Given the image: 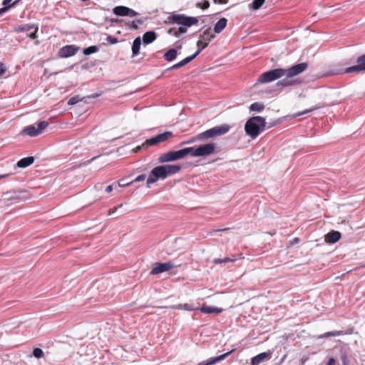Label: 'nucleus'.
<instances>
[{"label": "nucleus", "instance_id": "nucleus-1", "mask_svg": "<svg viewBox=\"0 0 365 365\" xmlns=\"http://www.w3.org/2000/svg\"><path fill=\"white\" fill-rule=\"evenodd\" d=\"M307 68V64L306 63H301L289 68H279L270 70L261 74L257 82L260 83H267L284 76L292 78L304 72Z\"/></svg>", "mask_w": 365, "mask_h": 365}, {"label": "nucleus", "instance_id": "nucleus-2", "mask_svg": "<svg viewBox=\"0 0 365 365\" xmlns=\"http://www.w3.org/2000/svg\"><path fill=\"white\" fill-rule=\"evenodd\" d=\"M180 169L181 167L178 165H163L154 168L147 180V186L149 187L150 184L155 182L158 179H165L168 175L177 173Z\"/></svg>", "mask_w": 365, "mask_h": 365}, {"label": "nucleus", "instance_id": "nucleus-3", "mask_svg": "<svg viewBox=\"0 0 365 365\" xmlns=\"http://www.w3.org/2000/svg\"><path fill=\"white\" fill-rule=\"evenodd\" d=\"M266 126L265 119L261 116L250 118L245 123V130L252 139L256 138L262 133Z\"/></svg>", "mask_w": 365, "mask_h": 365}, {"label": "nucleus", "instance_id": "nucleus-4", "mask_svg": "<svg viewBox=\"0 0 365 365\" xmlns=\"http://www.w3.org/2000/svg\"><path fill=\"white\" fill-rule=\"evenodd\" d=\"M168 21L181 24L185 26H191L198 23V19L195 17L187 16L183 14H173L168 17Z\"/></svg>", "mask_w": 365, "mask_h": 365}, {"label": "nucleus", "instance_id": "nucleus-5", "mask_svg": "<svg viewBox=\"0 0 365 365\" xmlns=\"http://www.w3.org/2000/svg\"><path fill=\"white\" fill-rule=\"evenodd\" d=\"M207 45H208L207 42H205L200 38L198 40V41L197 42V46L199 48L198 50L197 51V52L195 54H193L192 56L187 57L185 59H183L182 61H180L179 63L174 64L169 69L170 70L178 69L179 68H181V67L185 66L186 64L190 63L191 61H192L200 53L201 50L205 48L207 46Z\"/></svg>", "mask_w": 365, "mask_h": 365}, {"label": "nucleus", "instance_id": "nucleus-6", "mask_svg": "<svg viewBox=\"0 0 365 365\" xmlns=\"http://www.w3.org/2000/svg\"><path fill=\"white\" fill-rule=\"evenodd\" d=\"M182 150L170 151L166 153L162 154L159 158L158 162L160 163L175 161L180 159L184 158Z\"/></svg>", "mask_w": 365, "mask_h": 365}, {"label": "nucleus", "instance_id": "nucleus-7", "mask_svg": "<svg viewBox=\"0 0 365 365\" xmlns=\"http://www.w3.org/2000/svg\"><path fill=\"white\" fill-rule=\"evenodd\" d=\"M365 71V53L359 56L356 60L355 66L346 68L344 73H361Z\"/></svg>", "mask_w": 365, "mask_h": 365}, {"label": "nucleus", "instance_id": "nucleus-8", "mask_svg": "<svg viewBox=\"0 0 365 365\" xmlns=\"http://www.w3.org/2000/svg\"><path fill=\"white\" fill-rule=\"evenodd\" d=\"M215 144L213 143L202 144L197 147V157L210 155L215 153Z\"/></svg>", "mask_w": 365, "mask_h": 365}, {"label": "nucleus", "instance_id": "nucleus-9", "mask_svg": "<svg viewBox=\"0 0 365 365\" xmlns=\"http://www.w3.org/2000/svg\"><path fill=\"white\" fill-rule=\"evenodd\" d=\"M173 267L171 262L160 263L155 265L150 272L151 274H157L163 272L168 271Z\"/></svg>", "mask_w": 365, "mask_h": 365}, {"label": "nucleus", "instance_id": "nucleus-10", "mask_svg": "<svg viewBox=\"0 0 365 365\" xmlns=\"http://www.w3.org/2000/svg\"><path fill=\"white\" fill-rule=\"evenodd\" d=\"M211 131L212 137L215 138L227 133L230 130V126L226 124L215 126L210 129Z\"/></svg>", "mask_w": 365, "mask_h": 365}, {"label": "nucleus", "instance_id": "nucleus-11", "mask_svg": "<svg viewBox=\"0 0 365 365\" xmlns=\"http://www.w3.org/2000/svg\"><path fill=\"white\" fill-rule=\"evenodd\" d=\"M290 78H291L286 77L285 78L279 81L275 85L274 91H281L283 88L295 84L296 81L291 80Z\"/></svg>", "mask_w": 365, "mask_h": 365}, {"label": "nucleus", "instance_id": "nucleus-12", "mask_svg": "<svg viewBox=\"0 0 365 365\" xmlns=\"http://www.w3.org/2000/svg\"><path fill=\"white\" fill-rule=\"evenodd\" d=\"M77 51V48L74 46H66L59 51V56L62 58H68L73 56Z\"/></svg>", "mask_w": 365, "mask_h": 365}, {"label": "nucleus", "instance_id": "nucleus-13", "mask_svg": "<svg viewBox=\"0 0 365 365\" xmlns=\"http://www.w3.org/2000/svg\"><path fill=\"white\" fill-rule=\"evenodd\" d=\"M341 237V235L339 232L332 231L331 232L327 233L324 236V240L327 243L334 244V243L338 242L340 240Z\"/></svg>", "mask_w": 365, "mask_h": 365}, {"label": "nucleus", "instance_id": "nucleus-14", "mask_svg": "<svg viewBox=\"0 0 365 365\" xmlns=\"http://www.w3.org/2000/svg\"><path fill=\"white\" fill-rule=\"evenodd\" d=\"M271 352H263L251 359V365H259V364L264 361L267 359L271 357Z\"/></svg>", "mask_w": 365, "mask_h": 365}, {"label": "nucleus", "instance_id": "nucleus-15", "mask_svg": "<svg viewBox=\"0 0 365 365\" xmlns=\"http://www.w3.org/2000/svg\"><path fill=\"white\" fill-rule=\"evenodd\" d=\"M200 311L205 314H220L223 311V309L222 308L214 307L204 304L201 307Z\"/></svg>", "mask_w": 365, "mask_h": 365}, {"label": "nucleus", "instance_id": "nucleus-16", "mask_svg": "<svg viewBox=\"0 0 365 365\" xmlns=\"http://www.w3.org/2000/svg\"><path fill=\"white\" fill-rule=\"evenodd\" d=\"M232 351L233 350H232L227 353H225L224 354H222L219 356L210 359L207 362H201V363L198 364L197 365H212V364H214L217 362H219L220 361L225 359L231 352H232Z\"/></svg>", "mask_w": 365, "mask_h": 365}, {"label": "nucleus", "instance_id": "nucleus-17", "mask_svg": "<svg viewBox=\"0 0 365 365\" xmlns=\"http://www.w3.org/2000/svg\"><path fill=\"white\" fill-rule=\"evenodd\" d=\"M156 34L154 31L145 32L143 36V41L145 44L153 42L156 39Z\"/></svg>", "mask_w": 365, "mask_h": 365}, {"label": "nucleus", "instance_id": "nucleus-18", "mask_svg": "<svg viewBox=\"0 0 365 365\" xmlns=\"http://www.w3.org/2000/svg\"><path fill=\"white\" fill-rule=\"evenodd\" d=\"M34 162V157H27L19 160L16 165L19 168H24L33 164Z\"/></svg>", "mask_w": 365, "mask_h": 365}, {"label": "nucleus", "instance_id": "nucleus-19", "mask_svg": "<svg viewBox=\"0 0 365 365\" xmlns=\"http://www.w3.org/2000/svg\"><path fill=\"white\" fill-rule=\"evenodd\" d=\"M23 134L28 135L31 137H34L39 135L37 128L34 125H29L24 128L22 130Z\"/></svg>", "mask_w": 365, "mask_h": 365}, {"label": "nucleus", "instance_id": "nucleus-20", "mask_svg": "<svg viewBox=\"0 0 365 365\" xmlns=\"http://www.w3.org/2000/svg\"><path fill=\"white\" fill-rule=\"evenodd\" d=\"M227 25V19L225 18L220 19L215 25L214 31L216 34H220Z\"/></svg>", "mask_w": 365, "mask_h": 365}, {"label": "nucleus", "instance_id": "nucleus-21", "mask_svg": "<svg viewBox=\"0 0 365 365\" xmlns=\"http://www.w3.org/2000/svg\"><path fill=\"white\" fill-rule=\"evenodd\" d=\"M178 56L177 49L175 48H170L164 54V58L168 61H172L174 59L176 58Z\"/></svg>", "mask_w": 365, "mask_h": 365}, {"label": "nucleus", "instance_id": "nucleus-22", "mask_svg": "<svg viewBox=\"0 0 365 365\" xmlns=\"http://www.w3.org/2000/svg\"><path fill=\"white\" fill-rule=\"evenodd\" d=\"M210 28L207 29L200 36V38L205 42L209 43L215 36L214 34H210Z\"/></svg>", "mask_w": 365, "mask_h": 365}, {"label": "nucleus", "instance_id": "nucleus-23", "mask_svg": "<svg viewBox=\"0 0 365 365\" xmlns=\"http://www.w3.org/2000/svg\"><path fill=\"white\" fill-rule=\"evenodd\" d=\"M141 45V39L140 37L136 38L133 43L132 53L133 56H135L138 54Z\"/></svg>", "mask_w": 365, "mask_h": 365}, {"label": "nucleus", "instance_id": "nucleus-24", "mask_svg": "<svg viewBox=\"0 0 365 365\" xmlns=\"http://www.w3.org/2000/svg\"><path fill=\"white\" fill-rule=\"evenodd\" d=\"M128 7L119 6L113 9V13L117 16H125L127 15Z\"/></svg>", "mask_w": 365, "mask_h": 365}, {"label": "nucleus", "instance_id": "nucleus-25", "mask_svg": "<svg viewBox=\"0 0 365 365\" xmlns=\"http://www.w3.org/2000/svg\"><path fill=\"white\" fill-rule=\"evenodd\" d=\"M182 150L184 157H186L187 155H190L192 157H197V147L185 148Z\"/></svg>", "mask_w": 365, "mask_h": 365}, {"label": "nucleus", "instance_id": "nucleus-26", "mask_svg": "<svg viewBox=\"0 0 365 365\" xmlns=\"http://www.w3.org/2000/svg\"><path fill=\"white\" fill-rule=\"evenodd\" d=\"M210 138H212V137L210 129L197 134V139H199V141H205Z\"/></svg>", "mask_w": 365, "mask_h": 365}, {"label": "nucleus", "instance_id": "nucleus-27", "mask_svg": "<svg viewBox=\"0 0 365 365\" xmlns=\"http://www.w3.org/2000/svg\"><path fill=\"white\" fill-rule=\"evenodd\" d=\"M157 136L158 143H162L165 140H167L168 138H171L173 136V133L170 131H166L163 133L159 134Z\"/></svg>", "mask_w": 365, "mask_h": 365}, {"label": "nucleus", "instance_id": "nucleus-28", "mask_svg": "<svg viewBox=\"0 0 365 365\" xmlns=\"http://www.w3.org/2000/svg\"><path fill=\"white\" fill-rule=\"evenodd\" d=\"M171 308L177 309H180V310L183 309V310H186V311H191V310L195 309V308H193L191 306V304H190L188 303L180 304H178V305H175V306L171 307Z\"/></svg>", "mask_w": 365, "mask_h": 365}, {"label": "nucleus", "instance_id": "nucleus-29", "mask_svg": "<svg viewBox=\"0 0 365 365\" xmlns=\"http://www.w3.org/2000/svg\"><path fill=\"white\" fill-rule=\"evenodd\" d=\"M264 106L263 104L259 103H255L250 106V110L252 111L259 112L264 109Z\"/></svg>", "mask_w": 365, "mask_h": 365}, {"label": "nucleus", "instance_id": "nucleus-30", "mask_svg": "<svg viewBox=\"0 0 365 365\" xmlns=\"http://www.w3.org/2000/svg\"><path fill=\"white\" fill-rule=\"evenodd\" d=\"M98 48L96 46H92L88 48H86L83 50V54L90 55L91 53H94L98 51Z\"/></svg>", "mask_w": 365, "mask_h": 365}, {"label": "nucleus", "instance_id": "nucleus-31", "mask_svg": "<svg viewBox=\"0 0 365 365\" xmlns=\"http://www.w3.org/2000/svg\"><path fill=\"white\" fill-rule=\"evenodd\" d=\"M264 1H265V0H254L253 3L252 4V8L254 10L258 9L263 5Z\"/></svg>", "mask_w": 365, "mask_h": 365}, {"label": "nucleus", "instance_id": "nucleus-32", "mask_svg": "<svg viewBox=\"0 0 365 365\" xmlns=\"http://www.w3.org/2000/svg\"><path fill=\"white\" fill-rule=\"evenodd\" d=\"M48 125V123L46 121H41L38 124V126L36 128H37L39 134H41L43 132V130L47 128Z\"/></svg>", "mask_w": 365, "mask_h": 365}, {"label": "nucleus", "instance_id": "nucleus-33", "mask_svg": "<svg viewBox=\"0 0 365 365\" xmlns=\"http://www.w3.org/2000/svg\"><path fill=\"white\" fill-rule=\"evenodd\" d=\"M33 354H34V356L36 358L39 359V358H41V357H42V356H43V351H42L41 349H39V348H36V349H34V351H33Z\"/></svg>", "mask_w": 365, "mask_h": 365}, {"label": "nucleus", "instance_id": "nucleus-34", "mask_svg": "<svg viewBox=\"0 0 365 365\" xmlns=\"http://www.w3.org/2000/svg\"><path fill=\"white\" fill-rule=\"evenodd\" d=\"M81 101V98H80L79 96H74V97H72L68 101V105H74L76 103H77L78 102Z\"/></svg>", "mask_w": 365, "mask_h": 365}, {"label": "nucleus", "instance_id": "nucleus-35", "mask_svg": "<svg viewBox=\"0 0 365 365\" xmlns=\"http://www.w3.org/2000/svg\"><path fill=\"white\" fill-rule=\"evenodd\" d=\"M158 143H158L157 136L147 140L146 142L145 143V144L150 145H155Z\"/></svg>", "mask_w": 365, "mask_h": 365}, {"label": "nucleus", "instance_id": "nucleus-36", "mask_svg": "<svg viewBox=\"0 0 365 365\" xmlns=\"http://www.w3.org/2000/svg\"><path fill=\"white\" fill-rule=\"evenodd\" d=\"M197 6L198 8H201V9H207L210 6V3H209V1L207 0H205L204 3H203V5H202V4L200 2H198L197 4Z\"/></svg>", "mask_w": 365, "mask_h": 365}, {"label": "nucleus", "instance_id": "nucleus-37", "mask_svg": "<svg viewBox=\"0 0 365 365\" xmlns=\"http://www.w3.org/2000/svg\"><path fill=\"white\" fill-rule=\"evenodd\" d=\"M195 141H199V139H197V135H195V137L192 138L189 140H187L186 142L182 143L181 145H185V144H191V143H195Z\"/></svg>", "mask_w": 365, "mask_h": 365}, {"label": "nucleus", "instance_id": "nucleus-38", "mask_svg": "<svg viewBox=\"0 0 365 365\" xmlns=\"http://www.w3.org/2000/svg\"><path fill=\"white\" fill-rule=\"evenodd\" d=\"M12 0H4L3 1V5L4 6V7H7V9L10 8L12 4H10L11 1ZM19 1V0H17L16 1H15L13 5H14L15 4H16L17 2Z\"/></svg>", "mask_w": 365, "mask_h": 365}, {"label": "nucleus", "instance_id": "nucleus-39", "mask_svg": "<svg viewBox=\"0 0 365 365\" xmlns=\"http://www.w3.org/2000/svg\"><path fill=\"white\" fill-rule=\"evenodd\" d=\"M186 31H187V30H186L185 28H183V27H180V28L178 29V31H175L174 35H175V36H177V37H178V36H179V35H180V34L185 33V32H186Z\"/></svg>", "mask_w": 365, "mask_h": 365}, {"label": "nucleus", "instance_id": "nucleus-40", "mask_svg": "<svg viewBox=\"0 0 365 365\" xmlns=\"http://www.w3.org/2000/svg\"><path fill=\"white\" fill-rule=\"evenodd\" d=\"M34 31L30 34L28 35V36L32 39H35L36 38V32L38 31V27L34 26Z\"/></svg>", "mask_w": 365, "mask_h": 365}, {"label": "nucleus", "instance_id": "nucleus-41", "mask_svg": "<svg viewBox=\"0 0 365 365\" xmlns=\"http://www.w3.org/2000/svg\"><path fill=\"white\" fill-rule=\"evenodd\" d=\"M137 14H138V13L136 11H135L134 10L128 8V13H127L126 16H130V17H133V16H137Z\"/></svg>", "mask_w": 365, "mask_h": 365}, {"label": "nucleus", "instance_id": "nucleus-42", "mask_svg": "<svg viewBox=\"0 0 365 365\" xmlns=\"http://www.w3.org/2000/svg\"><path fill=\"white\" fill-rule=\"evenodd\" d=\"M145 175L144 174H142L139 176H138L133 181H132L133 182H140V181H143L145 179Z\"/></svg>", "mask_w": 365, "mask_h": 365}, {"label": "nucleus", "instance_id": "nucleus-43", "mask_svg": "<svg viewBox=\"0 0 365 365\" xmlns=\"http://www.w3.org/2000/svg\"><path fill=\"white\" fill-rule=\"evenodd\" d=\"M132 183H133V182H125L123 181V180H119V181H118V185H119V187H123L128 186V185H130V184H132Z\"/></svg>", "mask_w": 365, "mask_h": 365}, {"label": "nucleus", "instance_id": "nucleus-44", "mask_svg": "<svg viewBox=\"0 0 365 365\" xmlns=\"http://www.w3.org/2000/svg\"><path fill=\"white\" fill-rule=\"evenodd\" d=\"M313 110H314V108H311V109L305 110H304L303 112L298 113L295 114V115H294V116H295V117H297V116H299V115H303V114L307 113H309V112H311V111H312Z\"/></svg>", "mask_w": 365, "mask_h": 365}, {"label": "nucleus", "instance_id": "nucleus-45", "mask_svg": "<svg viewBox=\"0 0 365 365\" xmlns=\"http://www.w3.org/2000/svg\"><path fill=\"white\" fill-rule=\"evenodd\" d=\"M107 40L108 42H110L112 44L115 43L117 42V39L115 38H113L111 36H108Z\"/></svg>", "mask_w": 365, "mask_h": 365}, {"label": "nucleus", "instance_id": "nucleus-46", "mask_svg": "<svg viewBox=\"0 0 365 365\" xmlns=\"http://www.w3.org/2000/svg\"><path fill=\"white\" fill-rule=\"evenodd\" d=\"M6 71L5 66L3 63H0V76L3 75Z\"/></svg>", "mask_w": 365, "mask_h": 365}, {"label": "nucleus", "instance_id": "nucleus-47", "mask_svg": "<svg viewBox=\"0 0 365 365\" xmlns=\"http://www.w3.org/2000/svg\"><path fill=\"white\" fill-rule=\"evenodd\" d=\"M33 28H34V25L33 26H26L20 28L19 30L20 31H26V30L32 29Z\"/></svg>", "mask_w": 365, "mask_h": 365}, {"label": "nucleus", "instance_id": "nucleus-48", "mask_svg": "<svg viewBox=\"0 0 365 365\" xmlns=\"http://www.w3.org/2000/svg\"><path fill=\"white\" fill-rule=\"evenodd\" d=\"M339 332H328V333H326L324 336H336V335H339Z\"/></svg>", "mask_w": 365, "mask_h": 365}, {"label": "nucleus", "instance_id": "nucleus-49", "mask_svg": "<svg viewBox=\"0 0 365 365\" xmlns=\"http://www.w3.org/2000/svg\"><path fill=\"white\" fill-rule=\"evenodd\" d=\"M215 4H227L228 0H213Z\"/></svg>", "mask_w": 365, "mask_h": 365}, {"label": "nucleus", "instance_id": "nucleus-50", "mask_svg": "<svg viewBox=\"0 0 365 365\" xmlns=\"http://www.w3.org/2000/svg\"><path fill=\"white\" fill-rule=\"evenodd\" d=\"M335 362H336V361L334 359L330 358L327 365H334Z\"/></svg>", "mask_w": 365, "mask_h": 365}, {"label": "nucleus", "instance_id": "nucleus-51", "mask_svg": "<svg viewBox=\"0 0 365 365\" xmlns=\"http://www.w3.org/2000/svg\"><path fill=\"white\" fill-rule=\"evenodd\" d=\"M112 190H113V186L112 185L107 186V187L106 189V191L107 192H110Z\"/></svg>", "mask_w": 365, "mask_h": 365}, {"label": "nucleus", "instance_id": "nucleus-52", "mask_svg": "<svg viewBox=\"0 0 365 365\" xmlns=\"http://www.w3.org/2000/svg\"><path fill=\"white\" fill-rule=\"evenodd\" d=\"M233 261L232 259L226 257L222 260V262H229Z\"/></svg>", "mask_w": 365, "mask_h": 365}, {"label": "nucleus", "instance_id": "nucleus-53", "mask_svg": "<svg viewBox=\"0 0 365 365\" xmlns=\"http://www.w3.org/2000/svg\"><path fill=\"white\" fill-rule=\"evenodd\" d=\"M175 30L173 29H170L168 31V33L170 35H174L175 34Z\"/></svg>", "mask_w": 365, "mask_h": 365}, {"label": "nucleus", "instance_id": "nucleus-54", "mask_svg": "<svg viewBox=\"0 0 365 365\" xmlns=\"http://www.w3.org/2000/svg\"><path fill=\"white\" fill-rule=\"evenodd\" d=\"M140 149H141V146H138L137 148H135V149H133V152H134V153H137V152H138Z\"/></svg>", "mask_w": 365, "mask_h": 365}, {"label": "nucleus", "instance_id": "nucleus-55", "mask_svg": "<svg viewBox=\"0 0 365 365\" xmlns=\"http://www.w3.org/2000/svg\"><path fill=\"white\" fill-rule=\"evenodd\" d=\"M7 9V7H4L0 9V14H1L3 12H4Z\"/></svg>", "mask_w": 365, "mask_h": 365}, {"label": "nucleus", "instance_id": "nucleus-56", "mask_svg": "<svg viewBox=\"0 0 365 365\" xmlns=\"http://www.w3.org/2000/svg\"><path fill=\"white\" fill-rule=\"evenodd\" d=\"M222 259H215V263H217V264H218V263H222Z\"/></svg>", "mask_w": 365, "mask_h": 365}, {"label": "nucleus", "instance_id": "nucleus-57", "mask_svg": "<svg viewBox=\"0 0 365 365\" xmlns=\"http://www.w3.org/2000/svg\"><path fill=\"white\" fill-rule=\"evenodd\" d=\"M115 210L116 208H115L113 210H110L108 214L110 215L111 214L114 213Z\"/></svg>", "mask_w": 365, "mask_h": 365}, {"label": "nucleus", "instance_id": "nucleus-58", "mask_svg": "<svg viewBox=\"0 0 365 365\" xmlns=\"http://www.w3.org/2000/svg\"><path fill=\"white\" fill-rule=\"evenodd\" d=\"M6 177V175H0V180Z\"/></svg>", "mask_w": 365, "mask_h": 365}, {"label": "nucleus", "instance_id": "nucleus-59", "mask_svg": "<svg viewBox=\"0 0 365 365\" xmlns=\"http://www.w3.org/2000/svg\"><path fill=\"white\" fill-rule=\"evenodd\" d=\"M299 238L296 237V238H294V243H297V242H299Z\"/></svg>", "mask_w": 365, "mask_h": 365}, {"label": "nucleus", "instance_id": "nucleus-60", "mask_svg": "<svg viewBox=\"0 0 365 365\" xmlns=\"http://www.w3.org/2000/svg\"><path fill=\"white\" fill-rule=\"evenodd\" d=\"M181 48H182V46H181V45H180V46H177V48H176V49H177V50H178V49H180Z\"/></svg>", "mask_w": 365, "mask_h": 365}]
</instances>
